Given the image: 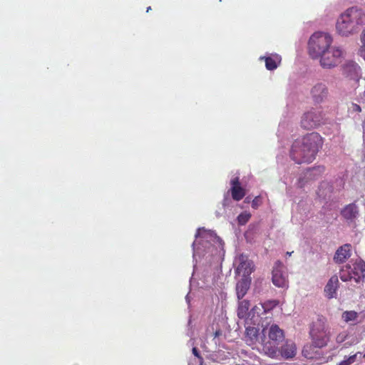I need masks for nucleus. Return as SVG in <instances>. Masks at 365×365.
<instances>
[{
    "label": "nucleus",
    "mask_w": 365,
    "mask_h": 365,
    "mask_svg": "<svg viewBox=\"0 0 365 365\" xmlns=\"http://www.w3.org/2000/svg\"><path fill=\"white\" fill-rule=\"evenodd\" d=\"M322 137L316 132L307 133L294 141L290 156L297 164L312 163L323 145Z\"/></svg>",
    "instance_id": "1"
},
{
    "label": "nucleus",
    "mask_w": 365,
    "mask_h": 365,
    "mask_svg": "<svg viewBox=\"0 0 365 365\" xmlns=\"http://www.w3.org/2000/svg\"><path fill=\"white\" fill-rule=\"evenodd\" d=\"M365 25V13L361 9L351 7L339 17L336 29L339 34L348 36L359 31Z\"/></svg>",
    "instance_id": "2"
},
{
    "label": "nucleus",
    "mask_w": 365,
    "mask_h": 365,
    "mask_svg": "<svg viewBox=\"0 0 365 365\" xmlns=\"http://www.w3.org/2000/svg\"><path fill=\"white\" fill-rule=\"evenodd\" d=\"M261 338L262 351L267 356L277 359L279 344L284 340V331L277 324H272L262 328Z\"/></svg>",
    "instance_id": "3"
},
{
    "label": "nucleus",
    "mask_w": 365,
    "mask_h": 365,
    "mask_svg": "<svg viewBox=\"0 0 365 365\" xmlns=\"http://www.w3.org/2000/svg\"><path fill=\"white\" fill-rule=\"evenodd\" d=\"M309 334L314 347L326 346L331 337L327 318L323 315H318L316 319L310 324Z\"/></svg>",
    "instance_id": "4"
},
{
    "label": "nucleus",
    "mask_w": 365,
    "mask_h": 365,
    "mask_svg": "<svg viewBox=\"0 0 365 365\" xmlns=\"http://www.w3.org/2000/svg\"><path fill=\"white\" fill-rule=\"evenodd\" d=\"M331 36L327 33H314L309 41V52L312 58H318L320 55L330 49Z\"/></svg>",
    "instance_id": "5"
},
{
    "label": "nucleus",
    "mask_w": 365,
    "mask_h": 365,
    "mask_svg": "<svg viewBox=\"0 0 365 365\" xmlns=\"http://www.w3.org/2000/svg\"><path fill=\"white\" fill-rule=\"evenodd\" d=\"M324 123V117L322 111L311 109L303 113L301 117L300 126L304 130H312Z\"/></svg>",
    "instance_id": "6"
},
{
    "label": "nucleus",
    "mask_w": 365,
    "mask_h": 365,
    "mask_svg": "<svg viewBox=\"0 0 365 365\" xmlns=\"http://www.w3.org/2000/svg\"><path fill=\"white\" fill-rule=\"evenodd\" d=\"M258 322L259 315L254 314L251 318H247L245 321V341L250 346H255L259 341V329L256 327Z\"/></svg>",
    "instance_id": "7"
},
{
    "label": "nucleus",
    "mask_w": 365,
    "mask_h": 365,
    "mask_svg": "<svg viewBox=\"0 0 365 365\" xmlns=\"http://www.w3.org/2000/svg\"><path fill=\"white\" fill-rule=\"evenodd\" d=\"M343 56V51L338 47H331L320 55V64L323 68H330L337 66Z\"/></svg>",
    "instance_id": "8"
},
{
    "label": "nucleus",
    "mask_w": 365,
    "mask_h": 365,
    "mask_svg": "<svg viewBox=\"0 0 365 365\" xmlns=\"http://www.w3.org/2000/svg\"><path fill=\"white\" fill-rule=\"evenodd\" d=\"M272 280L278 287L287 289L289 287L287 268L280 260L276 261L273 266Z\"/></svg>",
    "instance_id": "9"
},
{
    "label": "nucleus",
    "mask_w": 365,
    "mask_h": 365,
    "mask_svg": "<svg viewBox=\"0 0 365 365\" xmlns=\"http://www.w3.org/2000/svg\"><path fill=\"white\" fill-rule=\"evenodd\" d=\"M239 264L236 269L238 274H242V277H250V275L254 271V264L248 257L242 254L238 257Z\"/></svg>",
    "instance_id": "10"
},
{
    "label": "nucleus",
    "mask_w": 365,
    "mask_h": 365,
    "mask_svg": "<svg viewBox=\"0 0 365 365\" xmlns=\"http://www.w3.org/2000/svg\"><path fill=\"white\" fill-rule=\"evenodd\" d=\"M232 197L235 201L241 200L246 195L245 190L240 185V179L235 177L230 181Z\"/></svg>",
    "instance_id": "11"
},
{
    "label": "nucleus",
    "mask_w": 365,
    "mask_h": 365,
    "mask_svg": "<svg viewBox=\"0 0 365 365\" xmlns=\"http://www.w3.org/2000/svg\"><path fill=\"white\" fill-rule=\"evenodd\" d=\"M250 301L247 299H243L240 302L237 309V316L240 319L251 318L253 314L255 315L257 307H253L250 312Z\"/></svg>",
    "instance_id": "12"
},
{
    "label": "nucleus",
    "mask_w": 365,
    "mask_h": 365,
    "mask_svg": "<svg viewBox=\"0 0 365 365\" xmlns=\"http://www.w3.org/2000/svg\"><path fill=\"white\" fill-rule=\"evenodd\" d=\"M312 96L316 103H321L328 96V89L326 85L319 83H317L311 91Z\"/></svg>",
    "instance_id": "13"
},
{
    "label": "nucleus",
    "mask_w": 365,
    "mask_h": 365,
    "mask_svg": "<svg viewBox=\"0 0 365 365\" xmlns=\"http://www.w3.org/2000/svg\"><path fill=\"white\" fill-rule=\"evenodd\" d=\"M353 279L359 282L365 278V262L362 260H356L351 264Z\"/></svg>",
    "instance_id": "14"
},
{
    "label": "nucleus",
    "mask_w": 365,
    "mask_h": 365,
    "mask_svg": "<svg viewBox=\"0 0 365 365\" xmlns=\"http://www.w3.org/2000/svg\"><path fill=\"white\" fill-rule=\"evenodd\" d=\"M341 216L349 222H353L359 215L358 207L355 203L346 205L341 211Z\"/></svg>",
    "instance_id": "15"
},
{
    "label": "nucleus",
    "mask_w": 365,
    "mask_h": 365,
    "mask_svg": "<svg viewBox=\"0 0 365 365\" xmlns=\"http://www.w3.org/2000/svg\"><path fill=\"white\" fill-rule=\"evenodd\" d=\"M297 353V347L294 342L292 341H286L284 344H283L281 349H279V354L286 359H292L293 358Z\"/></svg>",
    "instance_id": "16"
},
{
    "label": "nucleus",
    "mask_w": 365,
    "mask_h": 365,
    "mask_svg": "<svg viewBox=\"0 0 365 365\" xmlns=\"http://www.w3.org/2000/svg\"><path fill=\"white\" fill-rule=\"evenodd\" d=\"M333 190V186L329 182L323 181L319 184L317 193L319 197L325 200L331 197Z\"/></svg>",
    "instance_id": "17"
},
{
    "label": "nucleus",
    "mask_w": 365,
    "mask_h": 365,
    "mask_svg": "<svg viewBox=\"0 0 365 365\" xmlns=\"http://www.w3.org/2000/svg\"><path fill=\"white\" fill-rule=\"evenodd\" d=\"M250 284V277H242L236 284L237 297H244L249 290Z\"/></svg>",
    "instance_id": "18"
},
{
    "label": "nucleus",
    "mask_w": 365,
    "mask_h": 365,
    "mask_svg": "<svg viewBox=\"0 0 365 365\" xmlns=\"http://www.w3.org/2000/svg\"><path fill=\"white\" fill-rule=\"evenodd\" d=\"M339 286V282L336 275H333L324 287V292L329 297L336 294V291Z\"/></svg>",
    "instance_id": "19"
},
{
    "label": "nucleus",
    "mask_w": 365,
    "mask_h": 365,
    "mask_svg": "<svg viewBox=\"0 0 365 365\" xmlns=\"http://www.w3.org/2000/svg\"><path fill=\"white\" fill-rule=\"evenodd\" d=\"M350 245H344L340 247L336 252L334 260L336 262L342 263L350 256Z\"/></svg>",
    "instance_id": "20"
},
{
    "label": "nucleus",
    "mask_w": 365,
    "mask_h": 365,
    "mask_svg": "<svg viewBox=\"0 0 365 365\" xmlns=\"http://www.w3.org/2000/svg\"><path fill=\"white\" fill-rule=\"evenodd\" d=\"M344 73L346 74L348 77H350L351 78H354L358 76V69L359 66L357 63L354 62H349L346 64L344 65Z\"/></svg>",
    "instance_id": "21"
},
{
    "label": "nucleus",
    "mask_w": 365,
    "mask_h": 365,
    "mask_svg": "<svg viewBox=\"0 0 365 365\" xmlns=\"http://www.w3.org/2000/svg\"><path fill=\"white\" fill-rule=\"evenodd\" d=\"M261 59L264 60L265 66L267 69L269 71L276 69L281 61L280 57L277 55L274 56L262 57Z\"/></svg>",
    "instance_id": "22"
},
{
    "label": "nucleus",
    "mask_w": 365,
    "mask_h": 365,
    "mask_svg": "<svg viewBox=\"0 0 365 365\" xmlns=\"http://www.w3.org/2000/svg\"><path fill=\"white\" fill-rule=\"evenodd\" d=\"M351 264L344 265L340 270V279L344 282H347L353 279Z\"/></svg>",
    "instance_id": "23"
},
{
    "label": "nucleus",
    "mask_w": 365,
    "mask_h": 365,
    "mask_svg": "<svg viewBox=\"0 0 365 365\" xmlns=\"http://www.w3.org/2000/svg\"><path fill=\"white\" fill-rule=\"evenodd\" d=\"M358 316V313L355 311H345L342 313L341 318L344 322L348 323L355 321Z\"/></svg>",
    "instance_id": "24"
},
{
    "label": "nucleus",
    "mask_w": 365,
    "mask_h": 365,
    "mask_svg": "<svg viewBox=\"0 0 365 365\" xmlns=\"http://www.w3.org/2000/svg\"><path fill=\"white\" fill-rule=\"evenodd\" d=\"M251 218V214L249 212H243L237 216V222L240 225H245Z\"/></svg>",
    "instance_id": "25"
},
{
    "label": "nucleus",
    "mask_w": 365,
    "mask_h": 365,
    "mask_svg": "<svg viewBox=\"0 0 365 365\" xmlns=\"http://www.w3.org/2000/svg\"><path fill=\"white\" fill-rule=\"evenodd\" d=\"M347 337H348L347 333L345 331H342V332L339 333L336 336V341L338 344H341V343L344 342L347 339Z\"/></svg>",
    "instance_id": "26"
},
{
    "label": "nucleus",
    "mask_w": 365,
    "mask_h": 365,
    "mask_svg": "<svg viewBox=\"0 0 365 365\" xmlns=\"http://www.w3.org/2000/svg\"><path fill=\"white\" fill-rule=\"evenodd\" d=\"M312 349V345L304 346L302 350L303 355L308 359H312L314 356L309 352V350Z\"/></svg>",
    "instance_id": "27"
},
{
    "label": "nucleus",
    "mask_w": 365,
    "mask_h": 365,
    "mask_svg": "<svg viewBox=\"0 0 365 365\" xmlns=\"http://www.w3.org/2000/svg\"><path fill=\"white\" fill-rule=\"evenodd\" d=\"M351 109H352V111H354V112L359 113L361 111V108L360 106H359L356 103H352Z\"/></svg>",
    "instance_id": "28"
},
{
    "label": "nucleus",
    "mask_w": 365,
    "mask_h": 365,
    "mask_svg": "<svg viewBox=\"0 0 365 365\" xmlns=\"http://www.w3.org/2000/svg\"><path fill=\"white\" fill-rule=\"evenodd\" d=\"M252 207L256 209L258 207V197H256L252 202Z\"/></svg>",
    "instance_id": "29"
},
{
    "label": "nucleus",
    "mask_w": 365,
    "mask_h": 365,
    "mask_svg": "<svg viewBox=\"0 0 365 365\" xmlns=\"http://www.w3.org/2000/svg\"><path fill=\"white\" fill-rule=\"evenodd\" d=\"M192 353L197 357H200L199 351L196 347L192 348Z\"/></svg>",
    "instance_id": "30"
},
{
    "label": "nucleus",
    "mask_w": 365,
    "mask_h": 365,
    "mask_svg": "<svg viewBox=\"0 0 365 365\" xmlns=\"http://www.w3.org/2000/svg\"><path fill=\"white\" fill-rule=\"evenodd\" d=\"M201 230L205 231L204 228L198 229L197 232L196 234V237H197L200 235V232Z\"/></svg>",
    "instance_id": "31"
},
{
    "label": "nucleus",
    "mask_w": 365,
    "mask_h": 365,
    "mask_svg": "<svg viewBox=\"0 0 365 365\" xmlns=\"http://www.w3.org/2000/svg\"><path fill=\"white\" fill-rule=\"evenodd\" d=\"M364 37H365V29H364L362 34H361V40H362V38H364Z\"/></svg>",
    "instance_id": "32"
},
{
    "label": "nucleus",
    "mask_w": 365,
    "mask_h": 365,
    "mask_svg": "<svg viewBox=\"0 0 365 365\" xmlns=\"http://www.w3.org/2000/svg\"><path fill=\"white\" fill-rule=\"evenodd\" d=\"M150 10H151V7H150V6H148V7L147 8V11H147V12H148V11H150Z\"/></svg>",
    "instance_id": "33"
},
{
    "label": "nucleus",
    "mask_w": 365,
    "mask_h": 365,
    "mask_svg": "<svg viewBox=\"0 0 365 365\" xmlns=\"http://www.w3.org/2000/svg\"><path fill=\"white\" fill-rule=\"evenodd\" d=\"M292 253V252H287L286 255H288V256H291Z\"/></svg>",
    "instance_id": "34"
},
{
    "label": "nucleus",
    "mask_w": 365,
    "mask_h": 365,
    "mask_svg": "<svg viewBox=\"0 0 365 365\" xmlns=\"http://www.w3.org/2000/svg\"><path fill=\"white\" fill-rule=\"evenodd\" d=\"M363 357L365 358V354H364Z\"/></svg>",
    "instance_id": "35"
}]
</instances>
